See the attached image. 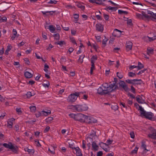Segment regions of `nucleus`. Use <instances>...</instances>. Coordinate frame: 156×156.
Segmentation results:
<instances>
[{"label": "nucleus", "mask_w": 156, "mask_h": 156, "mask_svg": "<svg viewBox=\"0 0 156 156\" xmlns=\"http://www.w3.org/2000/svg\"><path fill=\"white\" fill-rule=\"evenodd\" d=\"M117 88L118 86L115 83L108 84L107 83H105L98 88L97 93L100 95H104L112 92Z\"/></svg>", "instance_id": "1"}, {"label": "nucleus", "mask_w": 156, "mask_h": 156, "mask_svg": "<svg viewBox=\"0 0 156 156\" xmlns=\"http://www.w3.org/2000/svg\"><path fill=\"white\" fill-rule=\"evenodd\" d=\"M141 111L140 114L141 116H144L146 118L150 120H152L154 115L151 112H146L141 106H139V109Z\"/></svg>", "instance_id": "2"}, {"label": "nucleus", "mask_w": 156, "mask_h": 156, "mask_svg": "<svg viewBox=\"0 0 156 156\" xmlns=\"http://www.w3.org/2000/svg\"><path fill=\"white\" fill-rule=\"evenodd\" d=\"M71 107V109L79 112L85 111L88 109V107L86 105H72Z\"/></svg>", "instance_id": "3"}, {"label": "nucleus", "mask_w": 156, "mask_h": 156, "mask_svg": "<svg viewBox=\"0 0 156 156\" xmlns=\"http://www.w3.org/2000/svg\"><path fill=\"white\" fill-rule=\"evenodd\" d=\"M86 115L82 113H79L76 114V120L79 121L81 122H84Z\"/></svg>", "instance_id": "4"}, {"label": "nucleus", "mask_w": 156, "mask_h": 156, "mask_svg": "<svg viewBox=\"0 0 156 156\" xmlns=\"http://www.w3.org/2000/svg\"><path fill=\"white\" fill-rule=\"evenodd\" d=\"M84 122L88 123H96L97 122V120L94 119L93 117L86 115Z\"/></svg>", "instance_id": "5"}, {"label": "nucleus", "mask_w": 156, "mask_h": 156, "mask_svg": "<svg viewBox=\"0 0 156 156\" xmlns=\"http://www.w3.org/2000/svg\"><path fill=\"white\" fill-rule=\"evenodd\" d=\"M78 97L76 92L70 94L68 97V100L70 102H74Z\"/></svg>", "instance_id": "6"}, {"label": "nucleus", "mask_w": 156, "mask_h": 156, "mask_svg": "<svg viewBox=\"0 0 156 156\" xmlns=\"http://www.w3.org/2000/svg\"><path fill=\"white\" fill-rule=\"evenodd\" d=\"M149 129L152 134H150L148 135V136L152 139H156V130L153 127H151L149 128Z\"/></svg>", "instance_id": "7"}, {"label": "nucleus", "mask_w": 156, "mask_h": 156, "mask_svg": "<svg viewBox=\"0 0 156 156\" xmlns=\"http://www.w3.org/2000/svg\"><path fill=\"white\" fill-rule=\"evenodd\" d=\"M126 81L128 83L131 84H134L136 83V81H139L138 83H137V84H141L143 82L141 79H135L133 80L127 79L126 80Z\"/></svg>", "instance_id": "8"}, {"label": "nucleus", "mask_w": 156, "mask_h": 156, "mask_svg": "<svg viewBox=\"0 0 156 156\" xmlns=\"http://www.w3.org/2000/svg\"><path fill=\"white\" fill-rule=\"evenodd\" d=\"M120 87H122L125 91H127L128 89L127 86L125 82L122 80H120L119 82Z\"/></svg>", "instance_id": "9"}, {"label": "nucleus", "mask_w": 156, "mask_h": 156, "mask_svg": "<svg viewBox=\"0 0 156 156\" xmlns=\"http://www.w3.org/2000/svg\"><path fill=\"white\" fill-rule=\"evenodd\" d=\"M122 31L116 29H114L112 35L115 37H119L121 35Z\"/></svg>", "instance_id": "10"}, {"label": "nucleus", "mask_w": 156, "mask_h": 156, "mask_svg": "<svg viewBox=\"0 0 156 156\" xmlns=\"http://www.w3.org/2000/svg\"><path fill=\"white\" fill-rule=\"evenodd\" d=\"M95 27H96V30L98 31L102 32L103 31V26L101 24H96Z\"/></svg>", "instance_id": "11"}, {"label": "nucleus", "mask_w": 156, "mask_h": 156, "mask_svg": "<svg viewBox=\"0 0 156 156\" xmlns=\"http://www.w3.org/2000/svg\"><path fill=\"white\" fill-rule=\"evenodd\" d=\"M147 13L149 15H150L151 20L153 21H156V13H154L148 10L147 12Z\"/></svg>", "instance_id": "12"}, {"label": "nucleus", "mask_w": 156, "mask_h": 156, "mask_svg": "<svg viewBox=\"0 0 156 156\" xmlns=\"http://www.w3.org/2000/svg\"><path fill=\"white\" fill-rule=\"evenodd\" d=\"M73 152L76 155V156H82L81 151L78 147H77L73 150Z\"/></svg>", "instance_id": "13"}, {"label": "nucleus", "mask_w": 156, "mask_h": 156, "mask_svg": "<svg viewBox=\"0 0 156 156\" xmlns=\"http://www.w3.org/2000/svg\"><path fill=\"white\" fill-rule=\"evenodd\" d=\"M133 43L130 41H127L126 43V50L129 51L132 49Z\"/></svg>", "instance_id": "14"}, {"label": "nucleus", "mask_w": 156, "mask_h": 156, "mask_svg": "<svg viewBox=\"0 0 156 156\" xmlns=\"http://www.w3.org/2000/svg\"><path fill=\"white\" fill-rule=\"evenodd\" d=\"M15 119L13 118L9 119L7 121V126L9 127L10 128L12 127L13 122L15 121Z\"/></svg>", "instance_id": "15"}, {"label": "nucleus", "mask_w": 156, "mask_h": 156, "mask_svg": "<svg viewBox=\"0 0 156 156\" xmlns=\"http://www.w3.org/2000/svg\"><path fill=\"white\" fill-rule=\"evenodd\" d=\"M92 150L95 151H97L98 149V146L95 141H93L92 143Z\"/></svg>", "instance_id": "16"}, {"label": "nucleus", "mask_w": 156, "mask_h": 156, "mask_svg": "<svg viewBox=\"0 0 156 156\" xmlns=\"http://www.w3.org/2000/svg\"><path fill=\"white\" fill-rule=\"evenodd\" d=\"M94 137H97L96 133L94 131H93L92 133L89 135L87 137V140L89 139L90 140H91L92 141L93 138Z\"/></svg>", "instance_id": "17"}, {"label": "nucleus", "mask_w": 156, "mask_h": 156, "mask_svg": "<svg viewBox=\"0 0 156 156\" xmlns=\"http://www.w3.org/2000/svg\"><path fill=\"white\" fill-rule=\"evenodd\" d=\"M148 10H147L145 12H142V14L143 15V18H144V17L145 18H147V19H149L151 18V15H148L149 14L147 13V12Z\"/></svg>", "instance_id": "18"}, {"label": "nucleus", "mask_w": 156, "mask_h": 156, "mask_svg": "<svg viewBox=\"0 0 156 156\" xmlns=\"http://www.w3.org/2000/svg\"><path fill=\"white\" fill-rule=\"evenodd\" d=\"M3 145L5 147L8 148L10 149L11 148H12L13 145L11 143L9 142L8 144L4 143L3 144Z\"/></svg>", "instance_id": "19"}, {"label": "nucleus", "mask_w": 156, "mask_h": 156, "mask_svg": "<svg viewBox=\"0 0 156 156\" xmlns=\"http://www.w3.org/2000/svg\"><path fill=\"white\" fill-rule=\"evenodd\" d=\"M76 5L78 8H80L82 10H83L85 9V6L83 5L80 2H76Z\"/></svg>", "instance_id": "20"}, {"label": "nucleus", "mask_w": 156, "mask_h": 156, "mask_svg": "<svg viewBox=\"0 0 156 156\" xmlns=\"http://www.w3.org/2000/svg\"><path fill=\"white\" fill-rule=\"evenodd\" d=\"M41 112L42 113V115L43 116L44 115L45 116H47L49 114H51V111L50 110H48L47 111H45L43 110Z\"/></svg>", "instance_id": "21"}, {"label": "nucleus", "mask_w": 156, "mask_h": 156, "mask_svg": "<svg viewBox=\"0 0 156 156\" xmlns=\"http://www.w3.org/2000/svg\"><path fill=\"white\" fill-rule=\"evenodd\" d=\"M141 98L139 97V96H137L136 97V99L138 103L140 104H143L145 103V101L144 100L141 99Z\"/></svg>", "instance_id": "22"}, {"label": "nucleus", "mask_w": 156, "mask_h": 156, "mask_svg": "<svg viewBox=\"0 0 156 156\" xmlns=\"http://www.w3.org/2000/svg\"><path fill=\"white\" fill-rule=\"evenodd\" d=\"M147 53L149 55L153 54L154 50L150 48H148L147 49Z\"/></svg>", "instance_id": "23"}, {"label": "nucleus", "mask_w": 156, "mask_h": 156, "mask_svg": "<svg viewBox=\"0 0 156 156\" xmlns=\"http://www.w3.org/2000/svg\"><path fill=\"white\" fill-rule=\"evenodd\" d=\"M24 75L26 77L28 78H30L32 76V75L28 71H27L24 73Z\"/></svg>", "instance_id": "24"}, {"label": "nucleus", "mask_w": 156, "mask_h": 156, "mask_svg": "<svg viewBox=\"0 0 156 156\" xmlns=\"http://www.w3.org/2000/svg\"><path fill=\"white\" fill-rule=\"evenodd\" d=\"M17 147L14 146L13 145L12 148H11L10 149L14 153H17Z\"/></svg>", "instance_id": "25"}, {"label": "nucleus", "mask_w": 156, "mask_h": 156, "mask_svg": "<svg viewBox=\"0 0 156 156\" xmlns=\"http://www.w3.org/2000/svg\"><path fill=\"white\" fill-rule=\"evenodd\" d=\"M49 29L51 32L52 33H55V28L53 25H51L49 26Z\"/></svg>", "instance_id": "26"}, {"label": "nucleus", "mask_w": 156, "mask_h": 156, "mask_svg": "<svg viewBox=\"0 0 156 156\" xmlns=\"http://www.w3.org/2000/svg\"><path fill=\"white\" fill-rule=\"evenodd\" d=\"M141 147L144 150V153H146L148 151V150L146 149V145H145L144 143H142Z\"/></svg>", "instance_id": "27"}, {"label": "nucleus", "mask_w": 156, "mask_h": 156, "mask_svg": "<svg viewBox=\"0 0 156 156\" xmlns=\"http://www.w3.org/2000/svg\"><path fill=\"white\" fill-rule=\"evenodd\" d=\"M85 57V55H82L80 56L78 60V61L80 62L81 63H82L83 61V58Z\"/></svg>", "instance_id": "28"}, {"label": "nucleus", "mask_w": 156, "mask_h": 156, "mask_svg": "<svg viewBox=\"0 0 156 156\" xmlns=\"http://www.w3.org/2000/svg\"><path fill=\"white\" fill-rule=\"evenodd\" d=\"M76 94L78 97L80 98H82L83 95L84 94V93L82 92H76Z\"/></svg>", "instance_id": "29"}, {"label": "nucleus", "mask_w": 156, "mask_h": 156, "mask_svg": "<svg viewBox=\"0 0 156 156\" xmlns=\"http://www.w3.org/2000/svg\"><path fill=\"white\" fill-rule=\"evenodd\" d=\"M127 103L128 104L127 106L129 107L132 105L133 103V100L127 99L126 100Z\"/></svg>", "instance_id": "30"}, {"label": "nucleus", "mask_w": 156, "mask_h": 156, "mask_svg": "<svg viewBox=\"0 0 156 156\" xmlns=\"http://www.w3.org/2000/svg\"><path fill=\"white\" fill-rule=\"evenodd\" d=\"M12 48V46H8L7 47L6 50L5 51V54L8 55L9 54V52Z\"/></svg>", "instance_id": "31"}, {"label": "nucleus", "mask_w": 156, "mask_h": 156, "mask_svg": "<svg viewBox=\"0 0 156 156\" xmlns=\"http://www.w3.org/2000/svg\"><path fill=\"white\" fill-rule=\"evenodd\" d=\"M118 12L119 14L121 15L123 14H127L128 13L127 12L123 11L121 10H119L118 11Z\"/></svg>", "instance_id": "32"}, {"label": "nucleus", "mask_w": 156, "mask_h": 156, "mask_svg": "<svg viewBox=\"0 0 156 156\" xmlns=\"http://www.w3.org/2000/svg\"><path fill=\"white\" fill-rule=\"evenodd\" d=\"M117 76L119 78V79H121L123 77L122 73H119L117 72L116 73Z\"/></svg>", "instance_id": "33"}, {"label": "nucleus", "mask_w": 156, "mask_h": 156, "mask_svg": "<svg viewBox=\"0 0 156 156\" xmlns=\"http://www.w3.org/2000/svg\"><path fill=\"white\" fill-rule=\"evenodd\" d=\"M143 65L140 62H138V66H137L138 68V69L140 70L143 68L144 67Z\"/></svg>", "instance_id": "34"}, {"label": "nucleus", "mask_w": 156, "mask_h": 156, "mask_svg": "<svg viewBox=\"0 0 156 156\" xmlns=\"http://www.w3.org/2000/svg\"><path fill=\"white\" fill-rule=\"evenodd\" d=\"M29 108L30 111L32 112H34L36 110L35 106H30Z\"/></svg>", "instance_id": "35"}, {"label": "nucleus", "mask_w": 156, "mask_h": 156, "mask_svg": "<svg viewBox=\"0 0 156 156\" xmlns=\"http://www.w3.org/2000/svg\"><path fill=\"white\" fill-rule=\"evenodd\" d=\"M7 18L5 16H4L2 18H0V23L5 22L6 21Z\"/></svg>", "instance_id": "36"}, {"label": "nucleus", "mask_w": 156, "mask_h": 156, "mask_svg": "<svg viewBox=\"0 0 156 156\" xmlns=\"http://www.w3.org/2000/svg\"><path fill=\"white\" fill-rule=\"evenodd\" d=\"M53 37L56 40H58L59 39V34L57 33L53 35Z\"/></svg>", "instance_id": "37"}, {"label": "nucleus", "mask_w": 156, "mask_h": 156, "mask_svg": "<svg viewBox=\"0 0 156 156\" xmlns=\"http://www.w3.org/2000/svg\"><path fill=\"white\" fill-rule=\"evenodd\" d=\"M136 16L139 19H143V17L142 14H140L139 13H136Z\"/></svg>", "instance_id": "38"}, {"label": "nucleus", "mask_w": 156, "mask_h": 156, "mask_svg": "<svg viewBox=\"0 0 156 156\" xmlns=\"http://www.w3.org/2000/svg\"><path fill=\"white\" fill-rule=\"evenodd\" d=\"M138 149V148L137 147H136L134 149V150H132L131 152V153L132 154H136L137 153Z\"/></svg>", "instance_id": "39"}, {"label": "nucleus", "mask_w": 156, "mask_h": 156, "mask_svg": "<svg viewBox=\"0 0 156 156\" xmlns=\"http://www.w3.org/2000/svg\"><path fill=\"white\" fill-rule=\"evenodd\" d=\"M70 39L71 41L73 44H76L77 45V43L76 42L75 39L74 37H70Z\"/></svg>", "instance_id": "40"}, {"label": "nucleus", "mask_w": 156, "mask_h": 156, "mask_svg": "<svg viewBox=\"0 0 156 156\" xmlns=\"http://www.w3.org/2000/svg\"><path fill=\"white\" fill-rule=\"evenodd\" d=\"M98 12H97L95 14H96V17L98 20H101L102 19V17L99 15L96 14L97 13H98Z\"/></svg>", "instance_id": "41"}, {"label": "nucleus", "mask_w": 156, "mask_h": 156, "mask_svg": "<svg viewBox=\"0 0 156 156\" xmlns=\"http://www.w3.org/2000/svg\"><path fill=\"white\" fill-rule=\"evenodd\" d=\"M128 75L129 76L131 77H133L136 76V74L134 73L130 72L128 73Z\"/></svg>", "instance_id": "42"}, {"label": "nucleus", "mask_w": 156, "mask_h": 156, "mask_svg": "<svg viewBox=\"0 0 156 156\" xmlns=\"http://www.w3.org/2000/svg\"><path fill=\"white\" fill-rule=\"evenodd\" d=\"M97 59V57L96 55H93L91 58V61H93L94 62H95V60Z\"/></svg>", "instance_id": "43"}, {"label": "nucleus", "mask_w": 156, "mask_h": 156, "mask_svg": "<svg viewBox=\"0 0 156 156\" xmlns=\"http://www.w3.org/2000/svg\"><path fill=\"white\" fill-rule=\"evenodd\" d=\"M69 115L71 118H73L75 120H76V114H75L73 113H71Z\"/></svg>", "instance_id": "44"}, {"label": "nucleus", "mask_w": 156, "mask_h": 156, "mask_svg": "<svg viewBox=\"0 0 156 156\" xmlns=\"http://www.w3.org/2000/svg\"><path fill=\"white\" fill-rule=\"evenodd\" d=\"M57 2L55 0H50V1L48 3L49 4H56Z\"/></svg>", "instance_id": "45"}, {"label": "nucleus", "mask_w": 156, "mask_h": 156, "mask_svg": "<svg viewBox=\"0 0 156 156\" xmlns=\"http://www.w3.org/2000/svg\"><path fill=\"white\" fill-rule=\"evenodd\" d=\"M14 129L17 132H19V126L18 125H16L14 126Z\"/></svg>", "instance_id": "46"}, {"label": "nucleus", "mask_w": 156, "mask_h": 156, "mask_svg": "<svg viewBox=\"0 0 156 156\" xmlns=\"http://www.w3.org/2000/svg\"><path fill=\"white\" fill-rule=\"evenodd\" d=\"M103 16L105 19L106 20H108L109 19V16L108 15L104 13L103 14Z\"/></svg>", "instance_id": "47"}, {"label": "nucleus", "mask_w": 156, "mask_h": 156, "mask_svg": "<svg viewBox=\"0 0 156 156\" xmlns=\"http://www.w3.org/2000/svg\"><path fill=\"white\" fill-rule=\"evenodd\" d=\"M94 61H91V67L90 68L91 69H92L94 70L95 69V66H94Z\"/></svg>", "instance_id": "48"}, {"label": "nucleus", "mask_w": 156, "mask_h": 156, "mask_svg": "<svg viewBox=\"0 0 156 156\" xmlns=\"http://www.w3.org/2000/svg\"><path fill=\"white\" fill-rule=\"evenodd\" d=\"M148 38L149 39V41H151L156 39V36H155L152 37H148Z\"/></svg>", "instance_id": "49"}, {"label": "nucleus", "mask_w": 156, "mask_h": 156, "mask_svg": "<svg viewBox=\"0 0 156 156\" xmlns=\"http://www.w3.org/2000/svg\"><path fill=\"white\" fill-rule=\"evenodd\" d=\"M115 9V8L114 7H112L111 6H108L105 9L107 10H114Z\"/></svg>", "instance_id": "50"}, {"label": "nucleus", "mask_w": 156, "mask_h": 156, "mask_svg": "<svg viewBox=\"0 0 156 156\" xmlns=\"http://www.w3.org/2000/svg\"><path fill=\"white\" fill-rule=\"evenodd\" d=\"M28 98H30L32 96L31 93L30 92H28L26 94Z\"/></svg>", "instance_id": "51"}, {"label": "nucleus", "mask_w": 156, "mask_h": 156, "mask_svg": "<svg viewBox=\"0 0 156 156\" xmlns=\"http://www.w3.org/2000/svg\"><path fill=\"white\" fill-rule=\"evenodd\" d=\"M64 42L63 41H59L57 42H56L55 43L57 44L60 45V46H62L63 43Z\"/></svg>", "instance_id": "52"}, {"label": "nucleus", "mask_w": 156, "mask_h": 156, "mask_svg": "<svg viewBox=\"0 0 156 156\" xmlns=\"http://www.w3.org/2000/svg\"><path fill=\"white\" fill-rule=\"evenodd\" d=\"M16 111L18 112L19 114H20L22 113L21 110V108H16Z\"/></svg>", "instance_id": "53"}, {"label": "nucleus", "mask_w": 156, "mask_h": 156, "mask_svg": "<svg viewBox=\"0 0 156 156\" xmlns=\"http://www.w3.org/2000/svg\"><path fill=\"white\" fill-rule=\"evenodd\" d=\"M97 1H96L95 3L98 4H101L102 2H103L105 1V0H101L100 1L99 0H96Z\"/></svg>", "instance_id": "54"}, {"label": "nucleus", "mask_w": 156, "mask_h": 156, "mask_svg": "<svg viewBox=\"0 0 156 156\" xmlns=\"http://www.w3.org/2000/svg\"><path fill=\"white\" fill-rule=\"evenodd\" d=\"M41 115H42V114H41V112H37L35 114L36 116L37 117H38L40 116Z\"/></svg>", "instance_id": "55"}, {"label": "nucleus", "mask_w": 156, "mask_h": 156, "mask_svg": "<svg viewBox=\"0 0 156 156\" xmlns=\"http://www.w3.org/2000/svg\"><path fill=\"white\" fill-rule=\"evenodd\" d=\"M85 141L84 140L82 141V147L84 149H85L86 148L85 144Z\"/></svg>", "instance_id": "56"}, {"label": "nucleus", "mask_w": 156, "mask_h": 156, "mask_svg": "<svg viewBox=\"0 0 156 156\" xmlns=\"http://www.w3.org/2000/svg\"><path fill=\"white\" fill-rule=\"evenodd\" d=\"M103 154V153L102 151H99L97 154L96 156H102Z\"/></svg>", "instance_id": "57"}, {"label": "nucleus", "mask_w": 156, "mask_h": 156, "mask_svg": "<svg viewBox=\"0 0 156 156\" xmlns=\"http://www.w3.org/2000/svg\"><path fill=\"white\" fill-rule=\"evenodd\" d=\"M53 119V118L49 117L47 119V121L48 122H50Z\"/></svg>", "instance_id": "58"}, {"label": "nucleus", "mask_w": 156, "mask_h": 156, "mask_svg": "<svg viewBox=\"0 0 156 156\" xmlns=\"http://www.w3.org/2000/svg\"><path fill=\"white\" fill-rule=\"evenodd\" d=\"M50 129V127H49V126H47L45 128V129L44 130V133H46L48 132L49 130Z\"/></svg>", "instance_id": "59"}, {"label": "nucleus", "mask_w": 156, "mask_h": 156, "mask_svg": "<svg viewBox=\"0 0 156 156\" xmlns=\"http://www.w3.org/2000/svg\"><path fill=\"white\" fill-rule=\"evenodd\" d=\"M69 147L74 150H75V148H76V147H75L74 144H69Z\"/></svg>", "instance_id": "60"}, {"label": "nucleus", "mask_w": 156, "mask_h": 156, "mask_svg": "<svg viewBox=\"0 0 156 156\" xmlns=\"http://www.w3.org/2000/svg\"><path fill=\"white\" fill-rule=\"evenodd\" d=\"M41 12L43 13V14L44 15H48V14H47V13H49V11H41Z\"/></svg>", "instance_id": "61"}, {"label": "nucleus", "mask_w": 156, "mask_h": 156, "mask_svg": "<svg viewBox=\"0 0 156 156\" xmlns=\"http://www.w3.org/2000/svg\"><path fill=\"white\" fill-rule=\"evenodd\" d=\"M24 60L26 63L28 64H29L30 62L28 58H25L24 59Z\"/></svg>", "instance_id": "62"}, {"label": "nucleus", "mask_w": 156, "mask_h": 156, "mask_svg": "<svg viewBox=\"0 0 156 156\" xmlns=\"http://www.w3.org/2000/svg\"><path fill=\"white\" fill-rule=\"evenodd\" d=\"M146 70V69H144L143 70L140 71L137 73V75H139L143 73Z\"/></svg>", "instance_id": "63"}, {"label": "nucleus", "mask_w": 156, "mask_h": 156, "mask_svg": "<svg viewBox=\"0 0 156 156\" xmlns=\"http://www.w3.org/2000/svg\"><path fill=\"white\" fill-rule=\"evenodd\" d=\"M130 137L132 138H133L134 137L135 135L133 132H131L130 134Z\"/></svg>", "instance_id": "64"}]
</instances>
